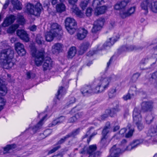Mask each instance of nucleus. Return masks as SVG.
Listing matches in <instances>:
<instances>
[{
    "instance_id": "nucleus-19",
    "label": "nucleus",
    "mask_w": 157,
    "mask_h": 157,
    "mask_svg": "<svg viewBox=\"0 0 157 157\" xmlns=\"http://www.w3.org/2000/svg\"><path fill=\"white\" fill-rule=\"evenodd\" d=\"M129 94H131L132 96L135 94H140L141 95H145L146 93L144 92L142 89L139 90H137L136 86H133L131 87L129 91Z\"/></svg>"
},
{
    "instance_id": "nucleus-13",
    "label": "nucleus",
    "mask_w": 157,
    "mask_h": 157,
    "mask_svg": "<svg viewBox=\"0 0 157 157\" xmlns=\"http://www.w3.org/2000/svg\"><path fill=\"white\" fill-rule=\"evenodd\" d=\"M129 2L128 0H123L117 2L115 5L114 9L117 10H125L124 9L127 6Z\"/></svg>"
},
{
    "instance_id": "nucleus-41",
    "label": "nucleus",
    "mask_w": 157,
    "mask_h": 157,
    "mask_svg": "<svg viewBox=\"0 0 157 157\" xmlns=\"http://www.w3.org/2000/svg\"><path fill=\"white\" fill-rule=\"evenodd\" d=\"M104 3L103 0H94L93 2V6L96 8V7H98L99 5H101Z\"/></svg>"
},
{
    "instance_id": "nucleus-27",
    "label": "nucleus",
    "mask_w": 157,
    "mask_h": 157,
    "mask_svg": "<svg viewBox=\"0 0 157 157\" xmlns=\"http://www.w3.org/2000/svg\"><path fill=\"white\" fill-rule=\"evenodd\" d=\"M87 33V30L85 29H80L79 32L77 34V38L79 40L84 39L86 37Z\"/></svg>"
},
{
    "instance_id": "nucleus-53",
    "label": "nucleus",
    "mask_w": 157,
    "mask_h": 157,
    "mask_svg": "<svg viewBox=\"0 0 157 157\" xmlns=\"http://www.w3.org/2000/svg\"><path fill=\"white\" fill-rule=\"evenodd\" d=\"M32 73L31 71H29L27 73V79L33 78L35 77V75Z\"/></svg>"
},
{
    "instance_id": "nucleus-1",
    "label": "nucleus",
    "mask_w": 157,
    "mask_h": 157,
    "mask_svg": "<svg viewBox=\"0 0 157 157\" xmlns=\"http://www.w3.org/2000/svg\"><path fill=\"white\" fill-rule=\"evenodd\" d=\"M117 79L118 77L114 75H112L110 77H102L95 88H93L90 85H85L81 89V92L84 96H88L102 92L108 88L111 81H114Z\"/></svg>"
},
{
    "instance_id": "nucleus-36",
    "label": "nucleus",
    "mask_w": 157,
    "mask_h": 157,
    "mask_svg": "<svg viewBox=\"0 0 157 157\" xmlns=\"http://www.w3.org/2000/svg\"><path fill=\"white\" fill-rule=\"evenodd\" d=\"M151 57L148 56H147L144 58H143L140 61L139 64V66L141 68L142 66L144 65L148 62V61L151 60Z\"/></svg>"
},
{
    "instance_id": "nucleus-59",
    "label": "nucleus",
    "mask_w": 157,
    "mask_h": 157,
    "mask_svg": "<svg viewBox=\"0 0 157 157\" xmlns=\"http://www.w3.org/2000/svg\"><path fill=\"white\" fill-rule=\"evenodd\" d=\"M78 119L77 118L76 116L75 115L74 116L70 118L69 119V121L70 122L73 123L76 121Z\"/></svg>"
},
{
    "instance_id": "nucleus-43",
    "label": "nucleus",
    "mask_w": 157,
    "mask_h": 157,
    "mask_svg": "<svg viewBox=\"0 0 157 157\" xmlns=\"http://www.w3.org/2000/svg\"><path fill=\"white\" fill-rule=\"evenodd\" d=\"M131 126V125L130 124H129L128 126V128L129 131L128 132V133L127 134H126L125 135V137L126 138H129L132 136L133 132L134 131V130L133 129L130 128Z\"/></svg>"
},
{
    "instance_id": "nucleus-47",
    "label": "nucleus",
    "mask_w": 157,
    "mask_h": 157,
    "mask_svg": "<svg viewBox=\"0 0 157 157\" xmlns=\"http://www.w3.org/2000/svg\"><path fill=\"white\" fill-rule=\"evenodd\" d=\"M36 40L37 43L39 44H41L44 42L43 38L40 35H37Z\"/></svg>"
},
{
    "instance_id": "nucleus-52",
    "label": "nucleus",
    "mask_w": 157,
    "mask_h": 157,
    "mask_svg": "<svg viewBox=\"0 0 157 157\" xmlns=\"http://www.w3.org/2000/svg\"><path fill=\"white\" fill-rule=\"evenodd\" d=\"M60 148V146L59 145H58L56 146H55V147H53L52 149L50 150L48 152V154H51L54 153Z\"/></svg>"
},
{
    "instance_id": "nucleus-33",
    "label": "nucleus",
    "mask_w": 157,
    "mask_h": 157,
    "mask_svg": "<svg viewBox=\"0 0 157 157\" xmlns=\"http://www.w3.org/2000/svg\"><path fill=\"white\" fill-rule=\"evenodd\" d=\"M47 116V115L44 116L42 118V119L37 124L32 128V129L33 132H36L41 128L43 124V121L44 120L45 118Z\"/></svg>"
},
{
    "instance_id": "nucleus-2",
    "label": "nucleus",
    "mask_w": 157,
    "mask_h": 157,
    "mask_svg": "<svg viewBox=\"0 0 157 157\" xmlns=\"http://www.w3.org/2000/svg\"><path fill=\"white\" fill-rule=\"evenodd\" d=\"M44 50L36 51V49L32 53V56L34 58L35 64L37 66H40L44 62L43 68L44 71L51 69L52 67V62L51 59L49 57L45 58Z\"/></svg>"
},
{
    "instance_id": "nucleus-54",
    "label": "nucleus",
    "mask_w": 157,
    "mask_h": 157,
    "mask_svg": "<svg viewBox=\"0 0 157 157\" xmlns=\"http://www.w3.org/2000/svg\"><path fill=\"white\" fill-rule=\"evenodd\" d=\"M92 9L90 8H88L86 11V14L87 16L89 17L91 15Z\"/></svg>"
},
{
    "instance_id": "nucleus-29",
    "label": "nucleus",
    "mask_w": 157,
    "mask_h": 157,
    "mask_svg": "<svg viewBox=\"0 0 157 157\" xmlns=\"http://www.w3.org/2000/svg\"><path fill=\"white\" fill-rule=\"evenodd\" d=\"M77 52L76 48L75 47H71L68 52L67 57L68 59H72L75 55Z\"/></svg>"
},
{
    "instance_id": "nucleus-35",
    "label": "nucleus",
    "mask_w": 157,
    "mask_h": 157,
    "mask_svg": "<svg viewBox=\"0 0 157 157\" xmlns=\"http://www.w3.org/2000/svg\"><path fill=\"white\" fill-rule=\"evenodd\" d=\"M155 117V115L152 113L148 114L145 118L146 123L148 124H151L153 121Z\"/></svg>"
},
{
    "instance_id": "nucleus-55",
    "label": "nucleus",
    "mask_w": 157,
    "mask_h": 157,
    "mask_svg": "<svg viewBox=\"0 0 157 157\" xmlns=\"http://www.w3.org/2000/svg\"><path fill=\"white\" fill-rule=\"evenodd\" d=\"M57 120L59 121V124L65 121L66 120V118L64 117L61 116L57 119Z\"/></svg>"
},
{
    "instance_id": "nucleus-31",
    "label": "nucleus",
    "mask_w": 157,
    "mask_h": 157,
    "mask_svg": "<svg viewBox=\"0 0 157 157\" xmlns=\"http://www.w3.org/2000/svg\"><path fill=\"white\" fill-rule=\"evenodd\" d=\"M118 105H117L115 107L112 108L109 110H107V112L109 115L111 117H113L116 113L120 110Z\"/></svg>"
},
{
    "instance_id": "nucleus-44",
    "label": "nucleus",
    "mask_w": 157,
    "mask_h": 157,
    "mask_svg": "<svg viewBox=\"0 0 157 157\" xmlns=\"http://www.w3.org/2000/svg\"><path fill=\"white\" fill-rule=\"evenodd\" d=\"M89 0H85L81 2L80 6L82 9H84L87 6Z\"/></svg>"
},
{
    "instance_id": "nucleus-26",
    "label": "nucleus",
    "mask_w": 157,
    "mask_h": 157,
    "mask_svg": "<svg viewBox=\"0 0 157 157\" xmlns=\"http://www.w3.org/2000/svg\"><path fill=\"white\" fill-rule=\"evenodd\" d=\"M90 46V44L87 42H84L79 47V54H83L86 52Z\"/></svg>"
},
{
    "instance_id": "nucleus-17",
    "label": "nucleus",
    "mask_w": 157,
    "mask_h": 157,
    "mask_svg": "<svg viewBox=\"0 0 157 157\" xmlns=\"http://www.w3.org/2000/svg\"><path fill=\"white\" fill-rule=\"evenodd\" d=\"M16 19V17L13 15H11L7 17L2 24V26L4 27L8 26L13 23Z\"/></svg>"
},
{
    "instance_id": "nucleus-32",
    "label": "nucleus",
    "mask_w": 157,
    "mask_h": 157,
    "mask_svg": "<svg viewBox=\"0 0 157 157\" xmlns=\"http://www.w3.org/2000/svg\"><path fill=\"white\" fill-rule=\"evenodd\" d=\"M66 93V90L63 86L59 87L57 92V95L56 97L58 99H60Z\"/></svg>"
},
{
    "instance_id": "nucleus-7",
    "label": "nucleus",
    "mask_w": 157,
    "mask_h": 157,
    "mask_svg": "<svg viewBox=\"0 0 157 157\" xmlns=\"http://www.w3.org/2000/svg\"><path fill=\"white\" fill-rule=\"evenodd\" d=\"M65 25L67 30L71 35L73 34L77 29L76 21L72 18L68 17L66 18Z\"/></svg>"
},
{
    "instance_id": "nucleus-48",
    "label": "nucleus",
    "mask_w": 157,
    "mask_h": 157,
    "mask_svg": "<svg viewBox=\"0 0 157 157\" xmlns=\"http://www.w3.org/2000/svg\"><path fill=\"white\" fill-rule=\"evenodd\" d=\"M6 101L2 98L0 97V111L3 109Z\"/></svg>"
},
{
    "instance_id": "nucleus-22",
    "label": "nucleus",
    "mask_w": 157,
    "mask_h": 157,
    "mask_svg": "<svg viewBox=\"0 0 157 157\" xmlns=\"http://www.w3.org/2000/svg\"><path fill=\"white\" fill-rule=\"evenodd\" d=\"M142 109L144 111L151 110L153 108V102L151 101H144L141 104Z\"/></svg>"
},
{
    "instance_id": "nucleus-46",
    "label": "nucleus",
    "mask_w": 157,
    "mask_h": 157,
    "mask_svg": "<svg viewBox=\"0 0 157 157\" xmlns=\"http://www.w3.org/2000/svg\"><path fill=\"white\" fill-rule=\"evenodd\" d=\"M17 21L22 24L24 22L25 20L23 16L20 14H18L17 15Z\"/></svg>"
},
{
    "instance_id": "nucleus-45",
    "label": "nucleus",
    "mask_w": 157,
    "mask_h": 157,
    "mask_svg": "<svg viewBox=\"0 0 157 157\" xmlns=\"http://www.w3.org/2000/svg\"><path fill=\"white\" fill-rule=\"evenodd\" d=\"M116 90L115 89H111L110 90L108 93V95L109 98H112L114 97L116 94Z\"/></svg>"
},
{
    "instance_id": "nucleus-23",
    "label": "nucleus",
    "mask_w": 157,
    "mask_h": 157,
    "mask_svg": "<svg viewBox=\"0 0 157 157\" xmlns=\"http://www.w3.org/2000/svg\"><path fill=\"white\" fill-rule=\"evenodd\" d=\"M51 26V29L50 30L51 32L56 33L59 35L60 32H61V28L60 25L57 23H53L52 25L50 24Z\"/></svg>"
},
{
    "instance_id": "nucleus-20",
    "label": "nucleus",
    "mask_w": 157,
    "mask_h": 157,
    "mask_svg": "<svg viewBox=\"0 0 157 157\" xmlns=\"http://www.w3.org/2000/svg\"><path fill=\"white\" fill-rule=\"evenodd\" d=\"M151 5V1L149 0H145L142 2L140 4V6L142 10L144 11L146 13L148 12V8H150Z\"/></svg>"
},
{
    "instance_id": "nucleus-30",
    "label": "nucleus",
    "mask_w": 157,
    "mask_h": 157,
    "mask_svg": "<svg viewBox=\"0 0 157 157\" xmlns=\"http://www.w3.org/2000/svg\"><path fill=\"white\" fill-rule=\"evenodd\" d=\"M119 38V37H117L116 38H115L113 37L110 38L109 39V40L106 42L104 44L105 47H110L112 46L114 43L117 41L118 39Z\"/></svg>"
},
{
    "instance_id": "nucleus-37",
    "label": "nucleus",
    "mask_w": 157,
    "mask_h": 157,
    "mask_svg": "<svg viewBox=\"0 0 157 157\" xmlns=\"http://www.w3.org/2000/svg\"><path fill=\"white\" fill-rule=\"evenodd\" d=\"M16 146V145L14 144L7 145L4 148L3 152L0 151V155L6 153L10 150L15 148Z\"/></svg>"
},
{
    "instance_id": "nucleus-64",
    "label": "nucleus",
    "mask_w": 157,
    "mask_h": 157,
    "mask_svg": "<svg viewBox=\"0 0 157 157\" xmlns=\"http://www.w3.org/2000/svg\"><path fill=\"white\" fill-rule=\"evenodd\" d=\"M30 30L33 31H35L36 29V26L35 25L31 26L29 28Z\"/></svg>"
},
{
    "instance_id": "nucleus-24",
    "label": "nucleus",
    "mask_w": 157,
    "mask_h": 157,
    "mask_svg": "<svg viewBox=\"0 0 157 157\" xmlns=\"http://www.w3.org/2000/svg\"><path fill=\"white\" fill-rule=\"evenodd\" d=\"M63 47V45L61 44H55L52 47V52L53 54L58 53L62 50Z\"/></svg>"
},
{
    "instance_id": "nucleus-61",
    "label": "nucleus",
    "mask_w": 157,
    "mask_h": 157,
    "mask_svg": "<svg viewBox=\"0 0 157 157\" xmlns=\"http://www.w3.org/2000/svg\"><path fill=\"white\" fill-rule=\"evenodd\" d=\"M75 102V98L74 97H72L70 98L69 99V104L70 105L73 103H74Z\"/></svg>"
},
{
    "instance_id": "nucleus-9",
    "label": "nucleus",
    "mask_w": 157,
    "mask_h": 157,
    "mask_svg": "<svg viewBox=\"0 0 157 157\" xmlns=\"http://www.w3.org/2000/svg\"><path fill=\"white\" fill-rule=\"evenodd\" d=\"M97 149L96 145L90 146L88 149L86 146H84L80 151L79 153L81 154H88L89 156L88 157H97L99 154V152H95Z\"/></svg>"
},
{
    "instance_id": "nucleus-15",
    "label": "nucleus",
    "mask_w": 157,
    "mask_h": 157,
    "mask_svg": "<svg viewBox=\"0 0 157 157\" xmlns=\"http://www.w3.org/2000/svg\"><path fill=\"white\" fill-rule=\"evenodd\" d=\"M5 79L2 78H0V95L1 96H4L7 93V89Z\"/></svg>"
},
{
    "instance_id": "nucleus-40",
    "label": "nucleus",
    "mask_w": 157,
    "mask_h": 157,
    "mask_svg": "<svg viewBox=\"0 0 157 157\" xmlns=\"http://www.w3.org/2000/svg\"><path fill=\"white\" fill-rule=\"evenodd\" d=\"M150 9L153 12L157 13V1L151 2Z\"/></svg>"
},
{
    "instance_id": "nucleus-28",
    "label": "nucleus",
    "mask_w": 157,
    "mask_h": 157,
    "mask_svg": "<svg viewBox=\"0 0 157 157\" xmlns=\"http://www.w3.org/2000/svg\"><path fill=\"white\" fill-rule=\"evenodd\" d=\"M106 10V7L105 6L101 7H98L95 10V14L96 15H99L104 13Z\"/></svg>"
},
{
    "instance_id": "nucleus-57",
    "label": "nucleus",
    "mask_w": 157,
    "mask_h": 157,
    "mask_svg": "<svg viewBox=\"0 0 157 157\" xmlns=\"http://www.w3.org/2000/svg\"><path fill=\"white\" fill-rule=\"evenodd\" d=\"M83 115V113L82 112H79L75 114L76 117L78 120L82 117Z\"/></svg>"
},
{
    "instance_id": "nucleus-12",
    "label": "nucleus",
    "mask_w": 157,
    "mask_h": 157,
    "mask_svg": "<svg viewBox=\"0 0 157 157\" xmlns=\"http://www.w3.org/2000/svg\"><path fill=\"white\" fill-rule=\"evenodd\" d=\"M136 9V7L135 6L130 7L127 10L121 11L120 13V15L122 18H125L134 14Z\"/></svg>"
},
{
    "instance_id": "nucleus-25",
    "label": "nucleus",
    "mask_w": 157,
    "mask_h": 157,
    "mask_svg": "<svg viewBox=\"0 0 157 157\" xmlns=\"http://www.w3.org/2000/svg\"><path fill=\"white\" fill-rule=\"evenodd\" d=\"M58 35L57 33L51 32L50 31L45 34V38L47 41L50 42L53 40L54 37Z\"/></svg>"
},
{
    "instance_id": "nucleus-18",
    "label": "nucleus",
    "mask_w": 157,
    "mask_h": 157,
    "mask_svg": "<svg viewBox=\"0 0 157 157\" xmlns=\"http://www.w3.org/2000/svg\"><path fill=\"white\" fill-rule=\"evenodd\" d=\"M17 33L20 38L26 42H28L29 38L28 34L26 32L23 30H18L17 32Z\"/></svg>"
},
{
    "instance_id": "nucleus-4",
    "label": "nucleus",
    "mask_w": 157,
    "mask_h": 157,
    "mask_svg": "<svg viewBox=\"0 0 157 157\" xmlns=\"http://www.w3.org/2000/svg\"><path fill=\"white\" fill-rule=\"evenodd\" d=\"M13 50L10 49L2 50L0 53V63L5 68H11L14 65L13 59L14 56Z\"/></svg>"
},
{
    "instance_id": "nucleus-38",
    "label": "nucleus",
    "mask_w": 157,
    "mask_h": 157,
    "mask_svg": "<svg viewBox=\"0 0 157 157\" xmlns=\"http://www.w3.org/2000/svg\"><path fill=\"white\" fill-rule=\"evenodd\" d=\"M18 24H15L10 26L7 30V32L8 33H12L14 32L16 29L19 27Z\"/></svg>"
},
{
    "instance_id": "nucleus-58",
    "label": "nucleus",
    "mask_w": 157,
    "mask_h": 157,
    "mask_svg": "<svg viewBox=\"0 0 157 157\" xmlns=\"http://www.w3.org/2000/svg\"><path fill=\"white\" fill-rule=\"evenodd\" d=\"M137 49L136 47L134 46L131 45L126 48V50L127 51H131Z\"/></svg>"
},
{
    "instance_id": "nucleus-16",
    "label": "nucleus",
    "mask_w": 157,
    "mask_h": 157,
    "mask_svg": "<svg viewBox=\"0 0 157 157\" xmlns=\"http://www.w3.org/2000/svg\"><path fill=\"white\" fill-rule=\"evenodd\" d=\"M81 129L78 128L77 129L73 131L71 133L67 135L63 138L61 139V140L58 141V143L59 144H61L64 142L66 139L70 137H74L79 134Z\"/></svg>"
},
{
    "instance_id": "nucleus-6",
    "label": "nucleus",
    "mask_w": 157,
    "mask_h": 157,
    "mask_svg": "<svg viewBox=\"0 0 157 157\" xmlns=\"http://www.w3.org/2000/svg\"><path fill=\"white\" fill-rule=\"evenodd\" d=\"M133 122L135 123L140 130H141L144 128V126L141 123L142 115L139 108L136 107L134 109L133 113Z\"/></svg>"
},
{
    "instance_id": "nucleus-49",
    "label": "nucleus",
    "mask_w": 157,
    "mask_h": 157,
    "mask_svg": "<svg viewBox=\"0 0 157 157\" xmlns=\"http://www.w3.org/2000/svg\"><path fill=\"white\" fill-rule=\"evenodd\" d=\"M51 132V130L50 129H47L45 130L44 132L43 133H42V135H43L44 136H42L41 138H44L45 137L48 136L50 135Z\"/></svg>"
},
{
    "instance_id": "nucleus-14",
    "label": "nucleus",
    "mask_w": 157,
    "mask_h": 157,
    "mask_svg": "<svg viewBox=\"0 0 157 157\" xmlns=\"http://www.w3.org/2000/svg\"><path fill=\"white\" fill-rule=\"evenodd\" d=\"M15 48L18 54L21 56L25 55L26 53V51L24 48V45L19 42L15 44Z\"/></svg>"
},
{
    "instance_id": "nucleus-10",
    "label": "nucleus",
    "mask_w": 157,
    "mask_h": 157,
    "mask_svg": "<svg viewBox=\"0 0 157 157\" xmlns=\"http://www.w3.org/2000/svg\"><path fill=\"white\" fill-rule=\"evenodd\" d=\"M110 123L108 122L102 131V137L101 141V144L103 146L106 145L109 141V140L108 139V136L107 134L110 132Z\"/></svg>"
},
{
    "instance_id": "nucleus-8",
    "label": "nucleus",
    "mask_w": 157,
    "mask_h": 157,
    "mask_svg": "<svg viewBox=\"0 0 157 157\" xmlns=\"http://www.w3.org/2000/svg\"><path fill=\"white\" fill-rule=\"evenodd\" d=\"M127 143L126 140H123L120 144V148H118L117 145H114L110 150V155L109 157H118L119 154L122 152V149H124L125 145Z\"/></svg>"
},
{
    "instance_id": "nucleus-42",
    "label": "nucleus",
    "mask_w": 157,
    "mask_h": 157,
    "mask_svg": "<svg viewBox=\"0 0 157 157\" xmlns=\"http://www.w3.org/2000/svg\"><path fill=\"white\" fill-rule=\"evenodd\" d=\"M151 78L153 79V81L154 82V85L155 86L157 87V71H155L152 73L151 75Z\"/></svg>"
},
{
    "instance_id": "nucleus-56",
    "label": "nucleus",
    "mask_w": 157,
    "mask_h": 157,
    "mask_svg": "<svg viewBox=\"0 0 157 157\" xmlns=\"http://www.w3.org/2000/svg\"><path fill=\"white\" fill-rule=\"evenodd\" d=\"M126 131V129L125 128L121 129L119 132V135H121V136H124V134Z\"/></svg>"
},
{
    "instance_id": "nucleus-62",
    "label": "nucleus",
    "mask_w": 157,
    "mask_h": 157,
    "mask_svg": "<svg viewBox=\"0 0 157 157\" xmlns=\"http://www.w3.org/2000/svg\"><path fill=\"white\" fill-rule=\"evenodd\" d=\"M68 3L71 5H74L76 3L78 0H68Z\"/></svg>"
},
{
    "instance_id": "nucleus-51",
    "label": "nucleus",
    "mask_w": 157,
    "mask_h": 157,
    "mask_svg": "<svg viewBox=\"0 0 157 157\" xmlns=\"http://www.w3.org/2000/svg\"><path fill=\"white\" fill-rule=\"evenodd\" d=\"M140 75V74L139 73H136L134 74L132 77V80L133 82H135Z\"/></svg>"
},
{
    "instance_id": "nucleus-5",
    "label": "nucleus",
    "mask_w": 157,
    "mask_h": 157,
    "mask_svg": "<svg viewBox=\"0 0 157 157\" xmlns=\"http://www.w3.org/2000/svg\"><path fill=\"white\" fill-rule=\"evenodd\" d=\"M26 8L28 13L37 16L40 14L42 7L39 2H37L35 6L32 4L28 3L26 6Z\"/></svg>"
},
{
    "instance_id": "nucleus-3",
    "label": "nucleus",
    "mask_w": 157,
    "mask_h": 157,
    "mask_svg": "<svg viewBox=\"0 0 157 157\" xmlns=\"http://www.w3.org/2000/svg\"><path fill=\"white\" fill-rule=\"evenodd\" d=\"M155 136H157V124L151 126L147 133V139H145L144 140H135L124 148V149H122V151L123 152L125 151H130L142 143L145 144L146 141L147 140H149V142L150 143L151 141L153 140L154 137Z\"/></svg>"
},
{
    "instance_id": "nucleus-50",
    "label": "nucleus",
    "mask_w": 157,
    "mask_h": 157,
    "mask_svg": "<svg viewBox=\"0 0 157 157\" xmlns=\"http://www.w3.org/2000/svg\"><path fill=\"white\" fill-rule=\"evenodd\" d=\"M153 45L154 46H155L153 47V49L154 51L155 52L157 51V39L154 40L150 45Z\"/></svg>"
},
{
    "instance_id": "nucleus-60",
    "label": "nucleus",
    "mask_w": 157,
    "mask_h": 157,
    "mask_svg": "<svg viewBox=\"0 0 157 157\" xmlns=\"http://www.w3.org/2000/svg\"><path fill=\"white\" fill-rule=\"evenodd\" d=\"M132 97V96L131 94H129L128 93L127 95L124 96L123 98L124 100H127L130 99Z\"/></svg>"
},
{
    "instance_id": "nucleus-34",
    "label": "nucleus",
    "mask_w": 157,
    "mask_h": 157,
    "mask_svg": "<svg viewBox=\"0 0 157 157\" xmlns=\"http://www.w3.org/2000/svg\"><path fill=\"white\" fill-rule=\"evenodd\" d=\"M11 2L14 9L19 10L22 9L21 4L18 0H11Z\"/></svg>"
},
{
    "instance_id": "nucleus-11",
    "label": "nucleus",
    "mask_w": 157,
    "mask_h": 157,
    "mask_svg": "<svg viewBox=\"0 0 157 157\" xmlns=\"http://www.w3.org/2000/svg\"><path fill=\"white\" fill-rule=\"evenodd\" d=\"M104 19L101 18L95 21L91 29L92 32L93 33H96L101 30L104 25Z\"/></svg>"
},
{
    "instance_id": "nucleus-63",
    "label": "nucleus",
    "mask_w": 157,
    "mask_h": 157,
    "mask_svg": "<svg viewBox=\"0 0 157 157\" xmlns=\"http://www.w3.org/2000/svg\"><path fill=\"white\" fill-rule=\"evenodd\" d=\"M9 3V0H6V1L5 4L3 6V8L4 9H6L8 6Z\"/></svg>"
},
{
    "instance_id": "nucleus-39",
    "label": "nucleus",
    "mask_w": 157,
    "mask_h": 157,
    "mask_svg": "<svg viewBox=\"0 0 157 157\" xmlns=\"http://www.w3.org/2000/svg\"><path fill=\"white\" fill-rule=\"evenodd\" d=\"M66 7L65 5L63 3H60L56 6V10L57 12H62L65 11Z\"/></svg>"
},
{
    "instance_id": "nucleus-21",
    "label": "nucleus",
    "mask_w": 157,
    "mask_h": 157,
    "mask_svg": "<svg viewBox=\"0 0 157 157\" xmlns=\"http://www.w3.org/2000/svg\"><path fill=\"white\" fill-rule=\"evenodd\" d=\"M73 6L71 8L72 12L74 13L77 16L80 18L84 17L85 15L83 11H82L79 9L77 6L75 4L72 5Z\"/></svg>"
}]
</instances>
